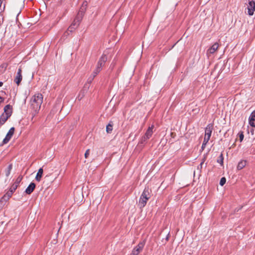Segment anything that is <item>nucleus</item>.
Here are the masks:
<instances>
[{
    "label": "nucleus",
    "instance_id": "f257e3e1",
    "mask_svg": "<svg viewBox=\"0 0 255 255\" xmlns=\"http://www.w3.org/2000/svg\"><path fill=\"white\" fill-rule=\"evenodd\" d=\"M43 102V96L42 94L37 93L32 97L30 101V106L33 110V116L39 111L41 105Z\"/></svg>",
    "mask_w": 255,
    "mask_h": 255
},
{
    "label": "nucleus",
    "instance_id": "f03ea898",
    "mask_svg": "<svg viewBox=\"0 0 255 255\" xmlns=\"http://www.w3.org/2000/svg\"><path fill=\"white\" fill-rule=\"evenodd\" d=\"M150 197V194L149 189L145 188L139 200L138 205L140 208H142L145 206L147 201Z\"/></svg>",
    "mask_w": 255,
    "mask_h": 255
},
{
    "label": "nucleus",
    "instance_id": "7ed1b4c3",
    "mask_svg": "<svg viewBox=\"0 0 255 255\" xmlns=\"http://www.w3.org/2000/svg\"><path fill=\"white\" fill-rule=\"evenodd\" d=\"M97 74H98L95 73V70L93 72L92 76L90 77H89V79H88V83H86L85 84L83 91H81V93H80V94L78 96L79 100H81L84 96L85 92H87L88 91V90L89 88L90 83L92 82V81L93 80V79L94 78V77Z\"/></svg>",
    "mask_w": 255,
    "mask_h": 255
},
{
    "label": "nucleus",
    "instance_id": "20e7f679",
    "mask_svg": "<svg viewBox=\"0 0 255 255\" xmlns=\"http://www.w3.org/2000/svg\"><path fill=\"white\" fill-rule=\"evenodd\" d=\"M154 128V125H152L150 127H149L148 128L144 135L141 138L140 143H144L148 139L151 137L153 133V129Z\"/></svg>",
    "mask_w": 255,
    "mask_h": 255
},
{
    "label": "nucleus",
    "instance_id": "39448f33",
    "mask_svg": "<svg viewBox=\"0 0 255 255\" xmlns=\"http://www.w3.org/2000/svg\"><path fill=\"white\" fill-rule=\"evenodd\" d=\"M145 242L144 240L140 242L133 249L131 255H138L142 250Z\"/></svg>",
    "mask_w": 255,
    "mask_h": 255
},
{
    "label": "nucleus",
    "instance_id": "423d86ee",
    "mask_svg": "<svg viewBox=\"0 0 255 255\" xmlns=\"http://www.w3.org/2000/svg\"><path fill=\"white\" fill-rule=\"evenodd\" d=\"M247 9L248 14L253 15L255 11V0H248Z\"/></svg>",
    "mask_w": 255,
    "mask_h": 255
},
{
    "label": "nucleus",
    "instance_id": "0eeeda50",
    "mask_svg": "<svg viewBox=\"0 0 255 255\" xmlns=\"http://www.w3.org/2000/svg\"><path fill=\"white\" fill-rule=\"evenodd\" d=\"M14 130L15 128L14 127H12L10 128V129L7 133L5 138L3 139L2 141L3 144H6L10 140L14 133Z\"/></svg>",
    "mask_w": 255,
    "mask_h": 255
},
{
    "label": "nucleus",
    "instance_id": "6e6552de",
    "mask_svg": "<svg viewBox=\"0 0 255 255\" xmlns=\"http://www.w3.org/2000/svg\"><path fill=\"white\" fill-rule=\"evenodd\" d=\"M78 15H79L74 20L73 23H72V25L74 27H75L76 28L78 26L81 21L83 15L82 12H79Z\"/></svg>",
    "mask_w": 255,
    "mask_h": 255
},
{
    "label": "nucleus",
    "instance_id": "1a4fd4ad",
    "mask_svg": "<svg viewBox=\"0 0 255 255\" xmlns=\"http://www.w3.org/2000/svg\"><path fill=\"white\" fill-rule=\"evenodd\" d=\"M22 179V177L20 176H18L15 182L12 185V186L10 187L9 190H10L12 192H14L15 190L17 188L19 183L21 182V180Z\"/></svg>",
    "mask_w": 255,
    "mask_h": 255
},
{
    "label": "nucleus",
    "instance_id": "9d476101",
    "mask_svg": "<svg viewBox=\"0 0 255 255\" xmlns=\"http://www.w3.org/2000/svg\"><path fill=\"white\" fill-rule=\"evenodd\" d=\"M213 129V125L211 124H209L205 128V136L210 137Z\"/></svg>",
    "mask_w": 255,
    "mask_h": 255
},
{
    "label": "nucleus",
    "instance_id": "9b49d317",
    "mask_svg": "<svg viewBox=\"0 0 255 255\" xmlns=\"http://www.w3.org/2000/svg\"><path fill=\"white\" fill-rule=\"evenodd\" d=\"M12 112L11 106L10 105H6L4 108V112L2 113L7 116L10 117Z\"/></svg>",
    "mask_w": 255,
    "mask_h": 255
},
{
    "label": "nucleus",
    "instance_id": "f8f14e48",
    "mask_svg": "<svg viewBox=\"0 0 255 255\" xmlns=\"http://www.w3.org/2000/svg\"><path fill=\"white\" fill-rule=\"evenodd\" d=\"M13 192L9 190L1 198L0 202V203L6 202L9 198L11 197L12 194Z\"/></svg>",
    "mask_w": 255,
    "mask_h": 255
},
{
    "label": "nucleus",
    "instance_id": "ddd939ff",
    "mask_svg": "<svg viewBox=\"0 0 255 255\" xmlns=\"http://www.w3.org/2000/svg\"><path fill=\"white\" fill-rule=\"evenodd\" d=\"M21 68H19L18 69L16 76L14 79V82L16 83V84L18 85L20 82L22 80V75H21Z\"/></svg>",
    "mask_w": 255,
    "mask_h": 255
},
{
    "label": "nucleus",
    "instance_id": "4468645a",
    "mask_svg": "<svg viewBox=\"0 0 255 255\" xmlns=\"http://www.w3.org/2000/svg\"><path fill=\"white\" fill-rule=\"evenodd\" d=\"M219 44L218 43H215L207 51V54H213L218 49Z\"/></svg>",
    "mask_w": 255,
    "mask_h": 255
},
{
    "label": "nucleus",
    "instance_id": "2eb2a0df",
    "mask_svg": "<svg viewBox=\"0 0 255 255\" xmlns=\"http://www.w3.org/2000/svg\"><path fill=\"white\" fill-rule=\"evenodd\" d=\"M249 124L252 127H255V110L251 114L249 117Z\"/></svg>",
    "mask_w": 255,
    "mask_h": 255
},
{
    "label": "nucleus",
    "instance_id": "dca6fc26",
    "mask_svg": "<svg viewBox=\"0 0 255 255\" xmlns=\"http://www.w3.org/2000/svg\"><path fill=\"white\" fill-rule=\"evenodd\" d=\"M35 188V184L31 182L25 189V192L27 194H30Z\"/></svg>",
    "mask_w": 255,
    "mask_h": 255
},
{
    "label": "nucleus",
    "instance_id": "f3484780",
    "mask_svg": "<svg viewBox=\"0 0 255 255\" xmlns=\"http://www.w3.org/2000/svg\"><path fill=\"white\" fill-rule=\"evenodd\" d=\"M43 173V170L42 168H40L39 169L38 172L37 173V174L35 177V180L37 181H40L41 180V178L42 177V174Z\"/></svg>",
    "mask_w": 255,
    "mask_h": 255
},
{
    "label": "nucleus",
    "instance_id": "a211bd4d",
    "mask_svg": "<svg viewBox=\"0 0 255 255\" xmlns=\"http://www.w3.org/2000/svg\"><path fill=\"white\" fill-rule=\"evenodd\" d=\"M9 117L2 114L0 117V126L3 125Z\"/></svg>",
    "mask_w": 255,
    "mask_h": 255
},
{
    "label": "nucleus",
    "instance_id": "6ab92c4d",
    "mask_svg": "<svg viewBox=\"0 0 255 255\" xmlns=\"http://www.w3.org/2000/svg\"><path fill=\"white\" fill-rule=\"evenodd\" d=\"M107 60V56L105 54H103L100 58V59L98 61V63H99V65H101L102 64V65L104 66Z\"/></svg>",
    "mask_w": 255,
    "mask_h": 255
},
{
    "label": "nucleus",
    "instance_id": "aec40b11",
    "mask_svg": "<svg viewBox=\"0 0 255 255\" xmlns=\"http://www.w3.org/2000/svg\"><path fill=\"white\" fill-rule=\"evenodd\" d=\"M246 165V160H242L240 161L237 166V169L238 170H241L243 169Z\"/></svg>",
    "mask_w": 255,
    "mask_h": 255
},
{
    "label": "nucleus",
    "instance_id": "412c9836",
    "mask_svg": "<svg viewBox=\"0 0 255 255\" xmlns=\"http://www.w3.org/2000/svg\"><path fill=\"white\" fill-rule=\"evenodd\" d=\"M11 169H12V165L9 164L8 166L7 169L5 170V171L6 176L8 177L9 175Z\"/></svg>",
    "mask_w": 255,
    "mask_h": 255
},
{
    "label": "nucleus",
    "instance_id": "4be33fe9",
    "mask_svg": "<svg viewBox=\"0 0 255 255\" xmlns=\"http://www.w3.org/2000/svg\"><path fill=\"white\" fill-rule=\"evenodd\" d=\"M113 130V125L109 123L106 127V131L108 133H110Z\"/></svg>",
    "mask_w": 255,
    "mask_h": 255
},
{
    "label": "nucleus",
    "instance_id": "5701e85b",
    "mask_svg": "<svg viewBox=\"0 0 255 255\" xmlns=\"http://www.w3.org/2000/svg\"><path fill=\"white\" fill-rule=\"evenodd\" d=\"M103 66V65H102V64L101 65H99V63L98 62L97 67L95 69V73L98 74L101 71Z\"/></svg>",
    "mask_w": 255,
    "mask_h": 255
},
{
    "label": "nucleus",
    "instance_id": "b1692460",
    "mask_svg": "<svg viewBox=\"0 0 255 255\" xmlns=\"http://www.w3.org/2000/svg\"><path fill=\"white\" fill-rule=\"evenodd\" d=\"M76 29L75 27H74L72 24L68 28L67 31L66 32L67 33V34H69V32H72L73 30H74Z\"/></svg>",
    "mask_w": 255,
    "mask_h": 255
},
{
    "label": "nucleus",
    "instance_id": "393cba45",
    "mask_svg": "<svg viewBox=\"0 0 255 255\" xmlns=\"http://www.w3.org/2000/svg\"><path fill=\"white\" fill-rule=\"evenodd\" d=\"M206 156H204V157H203V158L202 159V162H201V163L200 164V165L198 166V169H201L202 168V166H203V165L206 160Z\"/></svg>",
    "mask_w": 255,
    "mask_h": 255
},
{
    "label": "nucleus",
    "instance_id": "a878e982",
    "mask_svg": "<svg viewBox=\"0 0 255 255\" xmlns=\"http://www.w3.org/2000/svg\"><path fill=\"white\" fill-rule=\"evenodd\" d=\"M226 179L225 177H222L221 180H220V185L221 186H223L225 183H226Z\"/></svg>",
    "mask_w": 255,
    "mask_h": 255
},
{
    "label": "nucleus",
    "instance_id": "bb28decb",
    "mask_svg": "<svg viewBox=\"0 0 255 255\" xmlns=\"http://www.w3.org/2000/svg\"><path fill=\"white\" fill-rule=\"evenodd\" d=\"M217 162L219 163L221 165H223V154H221L220 156V159L217 160Z\"/></svg>",
    "mask_w": 255,
    "mask_h": 255
},
{
    "label": "nucleus",
    "instance_id": "cd10ccee",
    "mask_svg": "<svg viewBox=\"0 0 255 255\" xmlns=\"http://www.w3.org/2000/svg\"><path fill=\"white\" fill-rule=\"evenodd\" d=\"M210 137L204 136V140L203 143H204V144H207V143L208 142Z\"/></svg>",
    "mask_w": 255,
    "mask_h": 255
},
{
    "label": "nucleus",
    "instance_id": "c85d7f7f",
    "mask_svg": "<svg viewBox=\"0 0 255 255\" xmlns=\"http://www.w3.org/2000/svg\"><path fill=\"white\" fill-rule=\"evenodd\" d=\"M89 154H90V150L89 149H87L86 151V152L85 153V158H87L88 157Z\"/></svg>",
    "mask_w": 255,
    "mask_h": 255
},
{
    "label": "nucleus",
    "instance_id": "c756f323",
    "mask_svg": "<svg viewBox=\"0 0 255 255\" xmlns=\"http://www.w3.org/2000/svg\"><path fill=\"white\" fill-rule=\"evenodd\" d=\"M1 66L2 68H4V69L5 70L7 67V64L3 63L1 65Z\"/></svg>",
    "mask_w": 255,
    "mask_h": 255
},
{
    "label": "nucleus",
    "instance_id": "7c9ffc66",
    "mask_svg": "<svg viewBox=\"0 0 255 255\" xmlns=\"http://www.w3.org/2000/svg\"><path fill=\"white\" fill-rule=\"evenodd\" d=\"M206 145V144H204V143H202L201 151H202L205 149Z\"/></svg>",
    "mask_w": 255,
    "mask_h": 255
},
{
    "label": "nucleus",
    "instance_id": "2f4dec72",
    "mask_svg": "<svg viewBox=\"0 0 255 255\" xmlns=\"http://www.w3.org/2000/svg\"><path fill=\"white\" fill-rule=\"evenodd\" d=\"M244 138V134L243 133L240 134V141H242Z\"/></svg>",
    "mask_w": 255,
    "mask_h": 255
},
{
    "label": "nucleus",
    "instance_id": "473e14b6",
    "mask_svg": "<svg viewBox=\"0 0 255 255\" xmlns=\"http://www.w3.org/2000/svg\"><path fill=\"white\" fill-rule=\"evenodd\" d=\"M3 101V99L0 96V103H2Z\"/></svg>",
    "mask_w": 255,
    "mask_h": 255
},
{
    "label": "nucleus",
    "instance_id": "72a5a7b5",
    "mask_svg": "<svg viewBox=\"0 0 255 255\" xmlns=\"http://www.w3.org/2000/svg\"><path fill=\"white\" fill-rule=\"evenodd\" d=\"M2 84H3L2 82H0V87L2 86Z\"/></svg>",
    "mask_w": 255,
    "mask_h": 255
},
{
    "label": "nucleus",
    "instance_id": "f704fd0d",
    "mask_svg": "<svg viewBox=\"0 0 255 255\" xmlns=\"http://www.w3.org/2000/svg\"><path fill=\"white\" fill-rule=\"evenodd\" d=\"M254 129H252V130H251V132H252V134H254Z\"/></svg>",
    "mask_w": 255,
    "mask_h": 255
}]
</instances>
